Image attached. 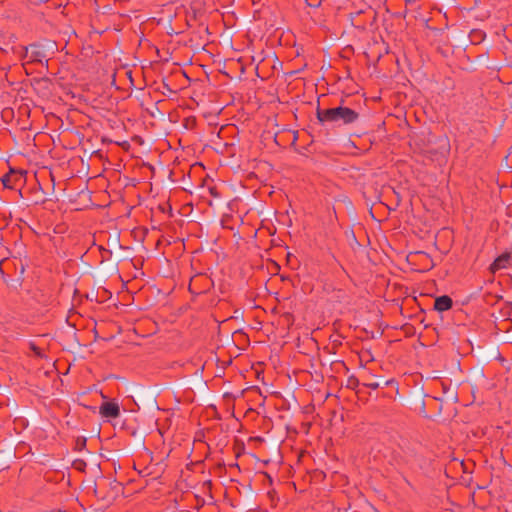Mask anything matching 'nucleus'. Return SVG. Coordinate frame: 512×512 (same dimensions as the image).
I'll list each match as a JSON object with an SVG mask.
<instances>
[{
	"mask_svg": "<svg viewBox=\"0 0 512 512\" xmlns=\"http://www.w3.org/2000/svg\"><path fill=\"white\" fill-rule=\"evenodd\" d=\"M57 51V45L54 41H44L39 43L30 44L25 48L23 55V67L28 73V66L38 64L41 66H48L49 59Z\"/></svg>",
	"mask_w": 512,
	"mask_h": 512,
	"instance_id": "f257e3e1",
	"label": "nucleus"
},
{
	"mask_svg": "<svg viewBox=\"0 0 512 512\" xmlns=\"http://www.w3.org/2000/svg\"><path fill=\"white\" fill-rule=\"evenodd\" d=\"M510 261V254L509 253H503L502 255L498 256L493 263L490 265V271L492 273H496L499 270L507 268Z\"/></svg>",
	"mask_w": 512,
	"mask_h": 512,
	"instance_id": "39448f33",
	"label": "nucleus"
},
{
	"mask_svg": "<svg viewBox=\"0 0 512 512\" xmlns=\"http://www.w3.org/2000/svg\"><path fill=\"white\" fill-rule=\"evenodd\" d=\"M82 465H84V463L80 462L79 466H77V469H80V467H82Z\"/></svg>",
	"mask_w": 512,
	"mask_h": 512,
	"instance_id": "9d476101",
	"label": "nucleus"
},
{
	"mask_svg": "<svg viewBox=\"0 0 512 512\" xmlns=\"http://www.w3.org/2000/svg\"><path fill=\"white\" fill-rule=\"evenodd\" d=\"M12 114H13L12 109H4V110L2 111V115H3V117H9V116H11Z\"/></svg>",
	"mask_w": 512,
	"mask_h": 512,
	"instance_id": "1a4fd4ad",
	"label": "nucleus"
},
{
	"mask_svg": "<svg viewBox=\"0 0 512 512\" xmlns=\"http://www.w3.org/2000/svg\"><path fill=\"white\" fill-rule=\"evenodd\" d=\"M22 181V173L10 170L2 178V183L5 188L15 189Z\"/></svg>",
	"mask_w": 512,
	"mask_h": 512,
	"instance_id": "7ed1b4c3",
	"label": "nucleus"
},
{
	"mask_svg": "<svg viewBox=\"0 0 512 512\" xmlns=\"http://www.w3.org/2000/svg\"><path fill=\"white\" fill-rule=\"evenodd\" d=\"M316 115L321 123H336L342 125L352 124L359 118V114L355 110L345 106L328 109L317 108Z\"/></svg>",
	"mask_w": 512,
	"mask_h": 512,
	"instance_id": "f03ea898",
	"label": "nucleus"
},
{
	"mask_svg": "<svg viewBox=\"0 0 512 512\" xmlns=\"http://www.w3.org/2000/svg\"><path fill=\"white\" fill-rule=\"evenodd\" d=\"M82 465H84V463L80 462L79 466H77V469H80V467H82Z\"/></svg>",
	"mask_w": 512,
	"mask_h": 512,
	"instance_id": "9b49d317",
	"label": "nucleus"
},
{
	"mask_svg": "<svg viewBox=\"0 0 512 512\" xmlns=\"http://www.w3.org/2000/svg\"><path fill=\"white\" fill-rule=\"evenodd\" d=\"M82 465H84V463L80 462L79 466H77V469H80V467H82Z\"/></svg>",
	"mask_w": 512,
	"mask_h": 512,
	"instance_id": "f8f14e48",
	"label": "nucleus"
},
{
	"mask_svg": "<svg viewBox=\"0 0 512 512\" xmlns=\"http://www.w3.org/2000/svg\"><path fill=\"white\" fill-rule=\"evenodd\" d=\"M452 305H453L452 299L447 295H443V296L437 297L435 299L434 309L439 312H444V311L451 309Z\"/></svg>",
	"mask_w": 512,
	"mask_h": 512,
	"instance_id": "423d86ee",
	"label": "nucleus"
},
{
	"mask_svg": "<svg viewBox=\"0 0 512 512\" xmlns=\"http://www.w3.org/2000/svg\"><path fill=\"white\" fill-rule=\"evenodd\" d=\"M358 384H359V381H358V379H357L356 377H350V378L348 379V384H347V386H348L349 388H353V389H354L355 387H357V386H358Z\"/></svg>",
	"mask_w": 512,
	"mask_h": 512,
	"instance_id": "0eeeda50",
	"label": "nucleus"
},
{
	"mask_svg": "<svg viewBox=\"0 0 512 512\" xmlns=\"http://www.w3.org/2000/svg\"><path fill=\"white\" fill-rule=\"evenodd\" d=\"M100 414L105 418H117L120 415V408L116 402H104L100 406Z\"/></svg>",
	"mask_w": 512,
	"mask_h": 512,
	"instance_id": "20e7f679",
	"label": "nucleus"
},
{
	"mask_svg": "<svg viewBox=\"0 0 512 512\" xmlns=\"http://www.w3.org/2000/svg\"><path fill=\"white\" fill-rule=\"evenodd\" d=\"M366 387L376 390L380 387V383L377 381H370L364 384Z\"/></svg>",
	"mask_w": 512,
	"mask_h": 512,
	"instance_id": "6e6552de",
	"label": "nucleus"
}]
</instances>
